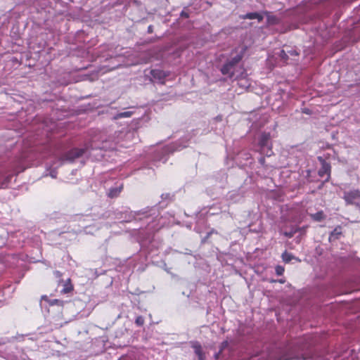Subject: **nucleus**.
<instances>
[{
	"label": "nucleus",
	"instance_id": "0eeeda50",
	"mask_svg": "<svg viewBox=\"0 0 360 360\" xmlns=\"http://www.w3.org/2000/svg\"><path fill=\"white\" fill-rule=\"evenodd\" d=\"M243 19H257L259 21L262 20V16L257 13H249L241 17Z\"/></svg>",
	"mask_w": 360,
	"mask_h": 360
},
{
	"label": "nucleus",
	"instance_id": "aec40b11",
	"mask_svg": "<svg viewBox=\"0 0 360 360\" xmlns=\"http://www.w3.org/2000/svg\"><path fill=\"white\" fill-rule=\"evenodd\" d=\"M181 15H185L186 17H187V16H188V15H187L186 13H184V12H182V13H181Z\"/></svg>",
	"mask_w": 360,
	"mask_h": 360
},
{
	"label": "nucleus",
	"instance_id": "6e6552de",
	"mask_svg": "<svg viewBox=\"0 0 360 360\" xmlns=\"http://www.w3.org/2000/svg\"><path fill=\"white\" fill-rule=\"evenodd\" d=\"M282 259L286 263L290 262L293 259L297 262H300L298 258L295 257L292 254L287 252H285L282 254Z\"/></svg>",
	"mask_w": 360,
	"mask_h": 360
},
{
	"label": "nucleus",
	"instance_id": "9d476101",
	"mask_svg": "<svg viewBox=\"0 0 360 360\" xmlns=\"http://www.w3.org/2000/svg\"><path fill=\"white\" fill-rule=\"evenodd\" d=\"M311 217L315 221H321L325 218V216L323 212H319L317 213L311 214Z\"/></svg>",
	"mask_w": 360,
	"mask_h": 360
},
{
	"label": "nucleus",
	"instance_id": "1a4fd4ad",
	"mask_svg": "<svg viewBox=\"0 0 360 360\" xmlns=\"http://www.w3.org/2000/svg\"><path fill=\"white\" fill-rule=\"evenodd\" d=\"M193 347L194 349L195 353L198 356L199 359H202V348L199 343H195L193 345Z\"/></svg>",
	"mask_w": 360,
	"mask_h": 360
},
{
	"label": "nucleus",
	"instance_id": "f8f14e48",
	"mask_svg": "<svg viewBox=\"0 0 360 360\" xmlns=\"http://www.w3.org/2000/svg\"><path fill=\"white\" fill-rule=\"evenodd\" d=\"M152 75L154 77V78H158L159 79H161L162 77L165 76V73L160 70H153Z\"/></svg>",
	"mask_w": 360,
	"mask_h": 360
},
{
	"label": "nucleus",
	"instance_id": "a211bd4d",
	"mask_svg": "<svg viewBox=\"0 0 360 360\" xmlns=\"http://www.w3.org/2000/svg\"><path fill=\"white\" fill-rule=\"evenodd\" d=\"M50 175H51V176L52 178H56V172H51Z\"/></svg>",
	"mask_w": 360,
	"mask_h": 360
},
{
	"label": "nucleus",
	"instance_id": "f3484780",
	"mask_svg": "<svg viewBox=\"0 0 360 360\" xmlns=\"http://www.w3.org/2000/svg\"><path fill=\"white\" fill-rule=\"evenodd\" d=\"M84 153V150H77V153H76V156H80L83 154Z\"/></svg>",
	"mask_w": 360,
	"mask_h": 360
},
{
	"label": "nucleus",
	"instance_id": "20e7f679",
	"mask_svg": "<svg viewBox=\"0 0 360 360\" xmlns=\"http://www.w3.org/2000/svg\"><path fill=\"white\" fill-rule=\"evenodd\" d=\"M58 288H61L60 292H70L73 290V285L70 278L60 281L58 283Z\"/></svg>",
	"mask_w": 360,
	"mask_h": 360
},
{
	"label": "nucleus",
	"instance_id": "dca6fc26",
	"mask_svg": "<svg viewBox=\"0 0 360 360\" xmlns=\"http://www.w3.org/2000/svg\"><path fill=\"white\" fill-rule=\"evenodd\" d=\"M131 115V112L129 111L124 112L122 113H120L117 117H129Z\"/></svg>",
	"mask_w": 360,
	"mask_h": 360
},
{
	"label": "nucleus",
	"instance_id": "f257e3e1",
	"mask_svg": "<svg viewBox=\"0 0 360 360\" xmlns=\"http://www.w3.org/2000/svg\"><path fill=\"white\" fill-rule=\"evenodd\" d=\"M269 140L270 135L269 134H262L259 139L261 153L266 156H270L272 154L271 145L269 144Z\"/></svg>",
	"mask_w": 360,
	"mask_h": 360
},
{
	"label": "nucleus",
	"instance_id": "39448f33",
	"mask_svg": "<svg viewBox=\"0 0 360 360\" xmlns=\"http://www.w3.org/2000/svg\"><path fill=\"white\" fill-rule=\"evenodd\" d=\"M234 69L235 68L233 63H228L222 67L221 72L223 75H228L231 77L233 76Z\"/></svg>",
	"mask_w": 360,
	"mask_h": 360
},
{
	"label": "nucleus",
	"instance_id": "f03ea898",
	"mask_svg": "<svg viewBox=\"0 0 360 360\" xmlns=\"http://www.w3.org/2000/svg\"><path fill=\"white\" fill-rule=\"evenodd\" d=\"M344 199L349 204H354L360 207V193L357 190L345 193Z\"/></svg>",
	"mask_w": 360,
	"mask_h": 360
},
{
	"label": "nucleus",
	"instance_id": "423d86ee",
	"mask_svg": "<svg viewBox=\"0 0 360 360\" xmlns=\"http://www.w3.org/2000/svg\"><path fill=\"white\" fill-rule=\"evenodd\" d=\"M122 189V186L120 185L115 188H112L109 190L108 196L110 198L117 197Z\"/></svg>",
	"mask_w": 360,
	"mask_h": 360
},
{
	"label": "nucleus",
	"instance_id": "5701e85b",
	"mask_svg": "<svg viewBox=\"0 0 360 360\" xmlns=\"http://www.w3.org/2000/svg\"><path fill=\"white\" fill-rule=\"evenodd\" d=\"M242 79H240V84L242 85L241 82H242Z\"/></svg>",
	"mask_w": 360,
	"mask_h": 360
},
{
	"label": "nucleus",
	"instance_id": "9b49d317",
	"mask_svg": "<svg viewBox=\"0 0 360 360\" xmlns=\"http://www.w3.org/2000/svg\"><path fill=\"white\" fill-rule=\"evenodd\" d=\"M341 234L340 228H335L333 231L331 232L329 239L330 240L338 238V236Z\"/></svg>",
	"mask_w": 360,
	"mask_h": 360
},
{
	"label": "nucleus",
	"instance_id": "7ed1b4c3",
	"mask_svg": "<svg viewBox=\"0 0 360 360\" xmlns=\"http://www.w3.org/2000/svg\"><path fill=\"white\" fill-rule=\"evenodd\" d=\"M40 304L42 307H46L49 306L62 305V302L58 299H51L47 295L41 297Z\"/></svg>",
	"mask_w": 360,
	"mask_h": 360
},
{
	"label": "nucleus",
	"instance_id": "4468645a",
	"mask_svg": "<svg viewBox=\"0 0 360 360\" xmlns=\"http://www.w3.org/2000/svg\"><path fill=\"white\" fill-rule=\"evenodd\" d=\"M277 275L281 276L284 272V268L281 266H277L275 269Z\"/></svg>",
	"mask_w": 360,
	"mask_h": 360
},
{
	"label": "nucleus",
	"instance_id": "412c9836",
	"mask_svg": "<svg viewBox=\"0 0 360 360\" xmlns=\"http://www.w3.org/2000/svg\"><path fill=\"white\" fill-rule=\"evenodd\" d=\"M281 54H282V55H283H283H285V53H284V51H281Z\"/></svg>",
	"mask_w": 360,
	"mask_h": 360
},
{
	"label": "nucleus",
	"instance_id": "6ab92c4d",
	"mask_svg": "<svg viewBox=\"0 0 360 360\" xmlns=\"http://www.w3.org/2000/svg\"><path fill=\"white\" fill-rule=\"evenodd\" d=\"M119 136H120V139H122L124 136L123 132H120Z\"/></svg>",
	"mask_w": 360,
	"mask_h": 360
},
{
	"label": "nucleus",
	"instance_id": "4be33fe9",
	"mask_svg": "<svg viewBox=\"0 0 360 360\" xmlns=\"http://www.w3.org/2000/svg\"><path fill=\"white\" fill-rule=\"evenodd\" d=\"M116 143H119L120 142V139H117L115 141Z\"/></svg>",
	"mask_w": 360,
	"mask_h": 360
},
{
	"label": "nucleus",
	"instance_id": "ddd939ff",
	"mask_svg": "<svg viewBox=\"0 0 360 360\" xmlns=\"http://www.w3.org/2000/svg\"><path fill=\"white\" fill-rule=\"evenodd\" d=\"M330 170V167L327 164H323L322 169L319 172L320 176H323L324 174H328Z\"/></svg>",
	"mask_w": 360,
	"mask_h": 360
},
{
	"label": "nucleus",
	"instance_id": "2eb2a0df",
	"mask_svg": "<svg viewBox=\"0 0 360 360\" xmlns=\"http://www.w3.org/2000/svg\"><path fill=\"white\" fill-rule=\"evenodd\" d=\"M136 323L137 324V326H142L143 325L144 323V319L142 316H138L136 319V321H135Z\"/></svg>",
	"mask_w": 360,
	"mask_h": 360
}]
</instances>
